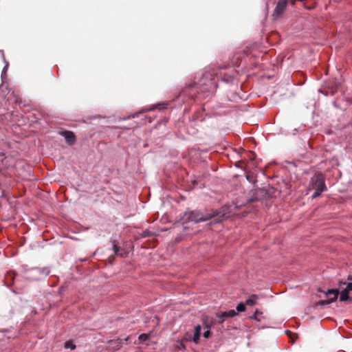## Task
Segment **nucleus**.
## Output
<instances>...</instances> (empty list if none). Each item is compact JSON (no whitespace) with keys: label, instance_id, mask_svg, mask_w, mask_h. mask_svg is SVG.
Here are the masks:
<instances>
[{"label":"nucleus","instance_id":"nucleus-1","mask_svg":"<svg viewBox=\"0 0 352 352\" xmlns=\"http://www.w3.org/2000/svg\"><path fill=\"white\" fill-rule=\"evenodd\" d=\"M324 176L322 173L315 174L311 179L310 187L312 189H320L327 190V186L324 182Z\"/></svg>","mask_w":352,"mask_h":352},{"label":"nucleus","instance_id":"nucleus-2","mask_svg":"<svg viewBox=\"0 0 352 352\" xmlns=\"http://www.w3.org/2000/svg\"><path fill=\"white\" fill-rule=\"evenodd\" d=\"M185 215L187 217V218L190 221L197 223L199 221H207L215 216H218L219 213H217V214L214 213L212 215H210L209 217H204L202 215H200L198 212L192 211V212H186L185 214Z\"/></svg>","mask_w":352,"mask_h":352},{"label":"nucleus","instance_id":"nucleus-3","mask_svg":"<svg viewBox=\"0 0 352 352\" xmlns=\"http://www.w3.org/2000/svg\"><path fill=\"white\" fill-rule=\"evenodd\" d=\"M288 0H278L273 13V17L276 19L282 16L287 6Z\"/></svg>","mask_w":352,"mask_h":352},{"label":"nucleus","instance_id":"nucleus-4","mask_svg":"<svg viewBox=\"0 0 352 352\" xmlns=\"http://www.w3.org/2000/svg\"><path fill=\"white\" fill-rule=\"evenodd\" d=\"M237 314H238V313L234 309L218 314H217L218 322L223 323L226 318H232V317L236 316Z\"/></svg>","mask_w":352,"mask_h":352},{"label":"nucleus","instance_id":"nucleus-5","mask_svg":"<svg viewBox=\"0 0 352 352\" xmlns=\"http://www.w3.org/2000/svg\"><path fill=\"white\" fill-rule=\"evenodd\" d=\"M339 292L338 289H329L326 292V296L329 298L327 303H330L337 299Z\"/></svg>","mask_w":352,"mask_h":352},{"label":"nucleus","instance_id":"nucleus-6","mask_svg":"<svg viewBox=\"0 0 352 352\" xmlns=\"http://www.w3.org/2000/svg\"><path fill=\"white\" fill-rule=\"evenodd\" d=\"M63 135L67 143L69 145H73L76 142V137L73 132L72 131H65L63 133Z\"/></svg>","mask_w":352,"mask_h":352},{"label":"nucleus","instance_id":"nucleus-7","mask_svg":"<svg viewBox=\"0 0 352 352\" xmlns=\"http://www.w3.org/2000/svg\"><path fill=\"white\" fill-rule=\"evenodd\" d=\"M201 330V327L200 325H197L195 327V333H194V336L192 338V341L196 344H197L199 341Z\"/></svg>","mask_w":352,"mask_h":352},{"label":"nucleus","instance_id":"nucleus-8","mask_svg":"<svg viewBox=\"0 0 352 352\" xmlns=\"http://www.w3.org/2000/svg\"><path fill=\"white\" fill-rule=\"evenodd\" d=\"M258 296L256 294L251 295L245 301V305L248 306H253L256 304V300Z\"/></svg>","mask_w":352,"mask_h":352},{"label":"nucleus","instance_id":"nucleus-9","mask_svg":"<svg viewBox=\"0 0 352 352\" xmlns=\"http://www.w3.org/2000/svg\"><path fill=\"white\" fill-rule=\"evenodd\" d=\"M197 85L200 86H206V88L204 89V90L210 91L213 87L215 86V82H212V80H210L208 83H206L205 82H197Z\"/></svg>","mask_w":352,"mask_h":352},{"label":"nucleus","instance_id":"nucleus-10","mask_svg":"<svg viewBox=\"0 0 352 352\" xmlns=\"http://www.w3.org/2000/svg\"><path fill=\"white\" fill-rule=\"evenodd\" d=\"M349 298L348 290L344 289L340 294V301L344 302Z\"/></svg>","mask_w":352,"mask_h":352},{"label":"nucleus","instance_id":"nucleus-11","mask_svg":"<svg viewBox=\"0 0 352 352\" xmlns=\"http://www.w3.org/2000/svg\"><path fill=\"white\" fill-rule=\"evenodd\" d=\"M14 276H15V274L12 272H9L7 273L6 276V280L7 282H8L9 280L12 281L14 280Z\"/></svg>","mask_w":352,"mask_h":352},{"label":"nucleus","instance_id":"nucleus-12","mask_svg":"<svg viewBox=\"0 0 352 352\" xmlns=\"http://www.w3.org/2000/svg\"><path fill=\"white\" fill-rule=\"evenodd\" d=\"M65 347L66 349H71L72 350H74L76 349V345L74 344L72 342L70 341H67L65 343Z\"/></svg>","mask_w":352,"mask_h":352},{"label":"nucleus","instance_id":"nucleus-13","mask_svg":"<svg viewBox=\"0 0 352 352\" xmlns=\"http://www.w3.org/2000/svg\"><path fill=\"white\" fill-rule=\"evenodd\" d=\"M314 190H315V192L313 193V195L311 196V197L313 199H315V198L319 197L321 195V193L324 191V190H320V189H314Z\"/></svg>","mask_w":352,"mask_h":352},{"label":"nucleus","instance_id":"nucleus-14","mask_svg":"<svg viewBox=\"0 0 352 352\" xmlns=\"http://www.w3.org/2000/svg\"><path fill=\"white\" fill-rule=\"evenodd\" d=\"M262 315V313L260 312L259 311L256 310L254 313V314L252 316V319H254L257 321H259L260 320V316Z\"/></svg>","mask_w":352,"mask_h":352},{"label":"nucleus","instance_id":"nucleus-15","mask_svg":"<svg viewBox=\"0 0 352 352\" xmlns=\"http://www.w3.org/2000/svg\"><path fill=\"white\" fill-rule=\"evenodd\" d=\"M236 310H237V311H239V312L244 311L245 310V304H243V302L239 303L236 306Z\"/></svg>","mask_w":352,"mask_h":352},{"label":"nucleus","instance_id":"nucleus-16","mask_svg":"<svg viewBox=\"0 0 352 352\" xmlns=\"http://www.w3.org/2000/svg\"><path fill=\"white\" fill-rule=\"evenodd\" d=\"M149 336H150V334L142 333L139 336L138 338L140 341L144 342V341L147 340Z\"/></svg>","mask_w":352,"mask_h":352},{"label":"nucleus","instance_id":"nucleus-17","mask_svg":"<svg viewBox=\"0 0 352 352\" xmlns=\"http://www.w3.org/2000/svg\"><path fill=\"white\" fill-rule=\"evenodd\" d=\"M113 249L116 254H119L120 248L115 243V242L113 243Z\"/></svg>","mask_w":352,"mask_h":352},{"label":"nucleus","instance_id":"nucleus-18","mask_svg":"<svg viewBox=\"0 0 352 352\" xmlns=\"http://www.w3.org/2000/svg\"><path fill=\"white\" fill-rule=\"evenodd\" d=\"M177 349L179 350H184L186 349V346L182 342H180L179 344L177 345Z\"/></svg>","mask_w":352,"mask_h":352},{"label":"nucleus","instance_id":"nucleus-19","mask_svg":"<svg viewBox=\"0 0 352 352\" xmlns=\"http://www.w3.org/2000/svg\"><path fill=\"white\" fill-rule=\"evenodd\" d=\"M210 336V329H207L204 333V337L206 338H208Z\"/></svg>","mask_w":352,"mask_h":352},{"label":"nucleus","instance_id":"nucleus-20","mask_svg":"<svg viewBox=\"0 0 352 352\" xmlns=\"http://www.w3.org/2000/svg\"><path fill=\"white\" fill-rule=\"evenodd\" d=\"M346 290H348V292L349 291H352V283H349L346 285V288L345 289Z\"/></svg>","mask_w":352,"mask_h":352},{"label":"nucleus","instance_id":"nucleus-21","mask_svg":"<svg viewBox=\"0 0 352 352\" xmlns=\"http://www.w3.org/2000/svg\"><path fill=\"white\" fill-rule=\"evenodd\" d=\"M165 104H157L155 106V108H160V109H164L165 108Z\"/></svg>","mask_w":352,"mask_h":352},{"label":"nucleus","instance_id":"nucleus-22","mask_svg":"<svg viewBox=\"0 0 352 352\" xmlns=\"http://www.w3.org/2000/svg\"><path fill=\"white\" fill-rule=\"evenodd\" d=\"M208 76H209V74H207V73H206V74H204V78H208Z\"/></svg>","mask_w":352,"mask_h":352},{"label":"nucleus","instance_id":"nucleus-23","mask_svg":"<svg viewBox=\"0 0 352 352\" xmlns=\"http://www.w3.org/2000/svg\"><path fill=\"white\" fill-rule=\"evenodd\" d=\"M305 8H306L307 9H312V7H306V6H305Z\"/></svg>","mask_w":352,"mask_h":352},{"label":"nucleus","instance_id":"nucleus-24","mask_svg":"<svg viewBox=\"0 0 352 352\" xmlns=\"http://www.w3.org/2000/svg\"><path fill=\"white\" fill-rule=\"evenodd\" d=\"M0 157L3 158V154H0Z\"/></svg>","mask_w":352,"mask_h":352},{"label":"nucleus","instance_id":"nucleus-25","mask_svg":"<svg viewBox=\"0 0 352 352\" xmlns=\"http://www.w3.org/2000/svg\"><path fill=\"white\" fill-rule=\"evenodd\" d=\"M129 339V337H127V338L125 339L126 342H127Z\"/></svg>","mask_w":352,"mask_h":352},{"label":"nucleus","instance_id":"nucleus-26","mask_svg":"<svg viewBox=\"0 0 352 352\" xmlns=\"http://www.w3.org/2000/svg\"><path fill=\"white\" fill-rule=\"evenodd\" d=\"M221 219V217H219V218H217V220H220Z\"/></svg>","mask_w":352,"mask_h":352},{"label":"nucleus","instance_id":"nucleus-27","mask_svg":"<svg viewBox=\"0 0 352 352\" xmlns=\"http://www.w3.org/2000/svg\"><path fill=\"white\" fill-rule=\"evenodd\" d=\"M221 219V217H219V218H217V220H220Z\"/></svg>","mask_w":352,"mask_h":352}]
</instances>
